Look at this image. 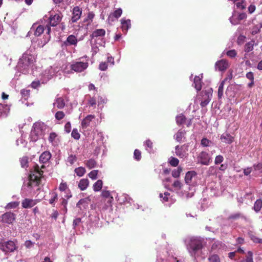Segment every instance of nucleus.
Segmentation results:
<instances>
[{"instance_id":"1","label":"nucleus","mask_w":262,"mask_h":262,"mask_svg":"<svg viewBox=\"0 0 262 262\" xmlns=\"http://www.w3.org/2000/svg\"><path fill=\"white\" fill-rule=\"evenodd\" d=\"M204 243V239L201 238H191L187 244V249L191 255L194 257L200 256Z\"/></svg>"},{"instance_id":"2","label":"nucleus","mask_w":262,"mask_h":262,"mask_svg":"<svg viewBox=\"0 0 262 262\" xmlns=\"http://www.w3.org/2000/svg\"><path fill=\"white\" fill-rule=\"evenodd\" d=\"M46 128V125L43 123H35L30 134L31 140L33 142H35L39 138H41L43 135Z\"/></svg>"},{"instance_id":"3","label":"nucleus","mask_w":262,"mask_h":262,"mask_svg":"<svg viewBox=\"0 0 262 262\" xmlns=\"http://www.w3.org/2000/svg\"><path fill=\"white\" fill-rule=\"evenodd\" d=\"M100 196L101 200L100 206L102 210H106L108 208L112 207L114 198L109 191L103 190Z\"/></svg>"},{"instance_id":"4","label":"nucleus","mask_w":262,"mask_h":262,"mask_svg":"<svg viewBox=\"0 0 262 262\" xmlns=\"http://www.w3.org/2000/svg\"><path fill=\"white\" fill-rule=\"evenodd\" d=\"M33 61L34 58L32 55L24 54L19 59L18 62V67L20 69H26L33 63Z\"/></svg>"},{"instance_id":"5","label":"nucleus","mask_w":262,"mask_h":262,"mask_svg":"<svg viewBox=\"0 0 262 262\" xmlns=\"http://www.w3.org/2000/svg\"><path fill=\"white\" fill-rule=\"evenodd\" d=\"M247 15L245 12L241 11L233 10L231 18H230V23L233 25L239 24L241 20L247 18Z\"/></svg>"},{"instance_id":"6","label":"nucleus","mask_w":262,"mask_h":262,"mask_svg":"<svg viewBox=\"0 0 262 262\" xmlns=\"http://www.w3.org/2000/svg\"><path fill=\"white\" fill-rule=\"evenodd\" d=\"M15 243L12 241L3 242L0 243V249L5 254L13 252L17 249Z\"/></svg>"},{"instance_id":"7","label":"nucleus","mask_w":262,"mask_h":262,"mask_svg":"<svg viewBox=\"0 0 262 262\" xmlns=\"http://www.w3.org/2000/svg\"><path fill=\"white\" fill-rule=\"evenodd\" d=\"M89 63L83 61L73 62L71 65V69L75 72H82L88 68Z\"/></svg>"},{"instance_id":"8","label":"nucleus","mask_w":262,"mask_h":262,"mask_svg":"<svg viewBox=\"0 0 262 262\" xmlns=\"http://www.w3.org/2000/svg\"><path fill=\"white\" fill-rule=\"evenodd\" d=\"M39 202V200L26 198L22 201L21 206L23 208H30Z\"/></svg>"},{"instance_id":"9","label":"nucleus","mask_w":262,"mask_h":262,"mask_svg":"<svg viewBox=\"0 0 262 262\" xmlns=\"http://www.w3.org/2000/svg\"><path fill=\"white\" fill-rule=\"evenodd\" d=\"M2 221L7 224H12L15 220V214L8 212L4 213L2 216Z\"/></svg>"},{"instance_id":"10","label":"nucleus","mask_w":262,"mask_h":262,"mask_svg":"<svg viewBox=\"0 0 262 262\" xmlns=\"http://www.w3.org/2000/svg\"><path fill=\"white\" fill-rule=\"evenodd\" d=\"M233 4V10L242 11L246 8L245 0H234Z\"/></svg>"},{"instance_id":"11","label":"nucleus","mask_w":262,"mask_h":262,"mask_svg":"<svg viewBox=\"0 0 262 262\" xmlns=\"http://www.w3.org/2000/svg\"><path fill=\"white\" fill-rule=\"evenodd\" d=\"M210 158L209 155L205 151L201 152L198 157V161L203 165L209 164Z\"/></svg>"},{"instance_id":"12","label":"nucleus","mask_w":262,"mask_h":262,"mask_svg":"<svg viewBox=\"0 0 262 262\" xmlns=\"http://www.w3.org/2000/svg\"><path fill=\"white\" fill-rule=\"evenodd\" d=\"M82 10L78 7L73 8L71 21L72 23L76 22L81 17Z\"/></svg>"},{"instance_id":"13","label":"nucleus","mask_w":262,"mask_h":262,"mask_svg":"<svg viewBox=\"0 0 262 262\" xmlns=\"http://www.w3.org/2000/svg\"><path fill=\"white\" fill-rule=\"evenodd\" d=\"M62 16L60 14L51 15L50 17V24L51 26L55 27L61 21Z\"/></svg>"},{"instance_id":"14","label":"nucleus","mask_w":262,"mask_h":262,"mask_svg":"<svg viewBox=\"0 0 262 262\" xmlns=\"http://www.w3.org/2000/svg\"><path fill=\"white\" fill-rule=\"evenodd\" d=\"M45 166L43 165H41L40 168L37 165L35 167V170L36 173V176L35 179L33 180H39V179L45 178V177L43 176V171L42 170V169L45 168ZM29 180H33L31 178Z\"/></svg>"},{"instance_id":"15","label":"nucleus","mask_w":262,"mask_h":262,"mask_svg":"<svg viewBox=\"0 0 262 262\" xmlns=\"http://www.w3.org/2000/svg\"><path fill=\"white\" fill-rule=\"evenodd\" d=\"M95 118V116L94 115H88L85 118H84L81 122V126L82 128H86L88 126H89L91 121Z\"/></svg>"},{"instance_id":"16","label":"nucleus","mask_w":262,"mask_h":262,"mask_svg":"<svg viewBox=\"0 0 262 262\" xmlns=\"http://www.w3.org/2000/svg\"><path fill=\"white\" fill-rule=\"evenodd\" d=\"M51 158V154L49 151H46L41 154L39 157V161L40 163L45 164L48 162Z\"/></svg>"},{"instance_id":"17","label":"nucleus","mask_w":262,"mask_h":262,"mask_svg":"<svg viewBox=\"0 0 262 262\" xmlns=\"http://www.w3.org/2000/svg\"><path fill=\"white\" fill-rule=\"evenodd\" d=\"M228 66V62L224 60H221L216 62L215 69L219 71H223L225 70Z\"/></svg>"},{"instance_id":"18","label":"nucleus","mask_w":262,"mask_h":262,"mask_svg":"<svg viewBox=\"0 0 262 262\" xmlns=\"http://www.w3.org/2000/svg\"><path fill=\"white\" fill-rule=\"evenodd\" d=\"M91 202V199L89 197L85 198L84 199H81L77 203V207L80 210L82 209V207L86 208Z\"/></svg>"},{"instance_id":"19","label":"nucleus","mask_w":262,"mask_h":262,"mask_svg":"<svg viewBox=\"0 0 262 262\" xmlns=\"http://www.w3.org/2000/svg\"><path fill=\"white\" fill-rule=\"evenodd\" d=\"M122 10L121 8H118L117 10H116L112 14L110 15L108 18V21H113L114 19L113 18H115L116 19H118L122 14Z\"/></svg>"},{"instance_id":"20","label":"nucleus","mask_w":262,"mask_h":262,"mask_svg":"<svg viewBox=\"0 0 262 262\" xmlns=\"http://www.w3.org/2000/svg\"><path fill=\"white\" fill-rule=\"evenodd\" d=\"M77 43V39L76 37L73 35H69L67 38L66 41L64 42V43L66 45H76Z\"/></svg>"},{"instance_id":"21","label":"nucleus","mask_w":262,"mask_h":262,"mask_svg":"<svg viewBox=\"0 0 262 262\" xmlns=\"http://www.w3.org/2000/svg\"><path fill=\"white\" fill-rule=\"evenodd\" d=\"M183 146L180 147L179 145H177L175 147L176 154L180 158H184L186 155V152L183 149Z\"/></svg>"},{"instance_id":"22","label":"nucleus","mask_w":262,"mask_h":262,"mask_svg":"<svg viewBox=\"0 0 262 262\" xmlns=\"http://www.w3.org/2000/svg\"><path fill=\"white\" fill-rule=\"evenodd\" d=\"M253 168V176L259 174L262 172V164L258 163L254 165Z\"/></svg>"},{"instance_id":"23","label":"nucleus","mask_w":262,"mask_h":262,"mask_svg":"<svg viewBox=\"0 0 262 262\" xmlns=\"http://www.w3.org/2000/svg\"><path fill=\"white\" fill-rule=\"evenodd\" d=\"M239 219L246 220V217L240 212L234 213L230 215V220L232 221H236Z\"/></svg>"},{"instance_id":"24","label":"nucleus","mask_w":262,"mask_h":262,"mask_svg":"<svg viewBox=\"0 0 262 262\" xmlns=\"http://www.w3.org/2000/svg\"><path fill=\"white\" fill-rule=\"evenodd\" d=\"M254 42L255 41L254 40L247 42L244 46V51L247 53L252 51L254 49Z\"/></svg>"},{"instance_id":"25","label":"nucleus","mask_w":262,"mask_h":262,"mask_svg":"<svg viewBox=\"0 0 262 262\" xmlns=\"http://www.w3.org/2000/svg\"><path fill=\"white\" fill-rule=\"evenodd\" d=\"M204 93L205 96L204 100L200 104L202 107H205L209 103L210 100V96H211V94L208 92L205 91Z\"/></svg>"},{"instance_id":"26","label":"nucleus","mask_w":262,"mask_h":262,"mask_svg":"<svg viewBox=\"0 0 262 262\" xmlns=\"http://www.w3.org/2000/svg\"><path fill=\"white\" fill-rule=\"evenodd\" d=\"M54 105H56L58 108L61 109L65 106V103L63 98L59 97L56 99V102L53 103Z\"/></svg>"},{"instance_id":"27","label":"nucleus","mask_w":262,"mask_h":262,"mask_svg":"<svg viewBox=\"0 0 262 262\" xmlns=\"http://www.w3.org/2000/svg\"><path fill=\"white\" fill-rule=\"evenodd\" d=\"M122 29L123 31L127 32L129 28L130 27V20H121Z\"/></svg>"},{"instance_id":"28","label":"nucleus","mask_w":262,"mask_h":262,"mask_svg":"<svg viewBox=\"0 0 262 262\" xmlns=\"http://www.w3.org/2000/svg\"><path fill=\"white\" fill-rule=\"evenodd\" d=\"M40 181H28L27 183V186L30 189H34L35 187L37 188V190L39 189L38 188L40 185Z\"/></svg>"},{"instance_id":"29","label":"nucleus","mask_w":262,"mask_h":262,"mask_svg":"<svg viewBox=\"0 0 262 262\" xmlns=\"http://www.w3.org/2000/svg\"><path fill=\"white\" fill-rule=\"evenodd\" d=\"M105 34V31L104 29H97L93 32L92 36V37H98L99 36H103Z\"/></svg>"},{"instance_id":"30","label":"nucleus","mask_w":262,"mask_h":262,"mask_svg":"<svg viewBox=\"0 0 262 262\" xmlns=\"http://www.w3.org/2000/svg\"><path fill=\"white\" fill-rule=\"evenodd\" d=\"M196 179V173L194 171H188L186 173L185 180H192Z\"/></svg>"},{"instance_id":"31","label":"nucleus","mask_w":262,"mask_h":262,"mask_svg":"<svg viewBox=\"0 0 262 262\" xmlns=\"http://www.w3.org/2000/svg\"><path fill=\"white\" fill-rule=\"evenodd\" d=\"M261 208H262V200L261 199L257 200L254 205V207H253L254 210L256 212H257L260 210Z\"/></svg>"},{"instance_id":"32","label":"nucleus","mask_w":262,"mask_h":262,"mask_svg":"<svg viewBox=\"0 0 262 262\" xmlns=\"http://www.w3.org/2000/svg\"><path fill=\"white\" fill-rule=\"evenodd\" d=\"M51 198L49 199V203L51 205H54V203L57 201L58 195L55 192H52L50 193Z\"/></svg>"},{"instance_id":"33","label":"nucleus","mask_w":262,"mask_h":262,"mask_svg":"<svg viewBox=\"0 0 262 262\" xmlns=\"http://www.w3.org/2000/svg\"><path fill=\"white\" fill-rule=\"evenodd\" d=\"M194 87L198 91L201 89V79L199 77L195 76L194 78Z\"/></svg>"},{"instance_id":"34","label":"nucleus","mask_w":262,"mask_h":262,"mask_svg":"<svg viewBox=\"0 0 262 262\" xmlns=\"http://www.w3.org/2000/svg\"><path fill=\"white\" fill-rule=\"evenodd\" d=\"M185 132L184 131L179 130L175 135V139L178 142H181L182 138L184 137Z\"/></svg>"},{"instance_id":"35","label":"nucleus","mask_w":262,"mask_h":262,"mask_svg":"<svg viewBox=\"0 0 262 262\" xmlns=\"http://www.w3.org/2000/svg\"><path fill=\"white\" fill-rule=\"evenodd\" d=\"M208 262H221L220 258L217 254H212L208 258Z\"/></svg>"},{"instance_id":"36","label":"nucleus","mask_w":262,"mask_h":262,"mask_svg":"<svg viewBox=\"0 0 262 262\" xmlns=\"http://www.w3.org/2000/svg\"><path fill=\"white\" fill-rule=\"evenodd\" d=\"M228 81L227 78L225 79L224 81H223L220 84L219 89H218V97L219 98H221L223 96V88L224 83Z\"/></svg>"},{"instance_id":"37","label":"nucleus","mask_w":262,"mask_h":262,"mask_svg":"<svg viewBox=\"0 0 262 262\" xmlns=\"http://www.w3.org/2000/svg\"><path fill=\"white\" fill-rule=\"evenodd\" d=\"M102 181H96L93 185V189L95 191H100L102 187Z\"/></svg>"},{"instance_id":"38","label":"nucleus","mask_w":262,"mask_h":262,"mask_svg":"<svg viewBox=\"0 0 262 262\" xmlns=\"http://www.w3.org/2000/svg\"><path fill=\"white\" fill-rule=\"evenodd\" d=\"M85 163L86 166L90 169L94 168L96 165V162L93 159H90L89 160L85 161Z\"/></svg>"},{"instance_id":"39","label":"nucleus","mask_w":262,"mask_h":262,"mask_svg":"<svg viewBox=\"0 0 262 262\" xmlns=\"http://www.w3.org/2000/svg\"><path fill=\"white\" fill-rule=\"evenodd\" d=\"M43 27L41 25H39L35 29L34 31V35L36 36H39L43 32Z\"/></svg>"},{"instance_id":"40","label":"nucleus","mask_w":262,"mask_h":262,"mask_svg":"<svg viewBox=\"0 0 262 262\" xmlns=\"http://www.w3.org/2000/svg\"><path fill=\"white\" fill-rule=\"evenodd\" d=\"M75 172L79 177H82L85 173V169L82 167H79L75 169Z\"/></svg>"},{"instance_id":"41","label":"nucleus","mask_w":262,"mask_h":262,"mask_svg":"<svg viewBox=\"0 0 262 262\" xmlns=\"http://www.w3.org/2000/svg\"><path fill=\"white\" fill-rule=\"evenodd\" d=\"M57 135L55 133H51L50 134L49 137V141L50 143L52 144V145H55L56 142V139L57 138Z\"/></svg>"},{"instance_id":"42","label":"nucleus","mask_w":262,"mask_h":262,"mask_svg":"<svg viewBox=\"0 0 262 262\" xmlns=\"http://www.w3.org/2000/svg\"><path fill=\"white\" fill-rule=\"evenodd\" d=\"M89 185V181H79L78 187L81 190H85Z\"/></svg>"},{"instance_id":"43","label":"nucleus","mask_w":262,"mask_h":262,"mask_svg":"<svg viewBox=\"0 0 262 262\" xmlns=\"http://www.w3.org/2000/svg\"><path fill=\"white\" fill-rule=\"evenodd\" d=\"M21 166L23 168H25L28 167V158L27 157H23L20 159V160Z\"/></svg>"},{"instance_id":"44","label":"nucleus","mask_w":262,"mask_h":262,"mask_svg":"<svg viewBox=\"0 0 262 262\" xmlns=\"http://www.w3.org/2000/svg\"><path fill=\"white\" fill-rule=\"evenodd\" d=\"M186 118L183 115H180L177 116L176 121L179 124H182L185 121Z\"/></svg>"},{"instance_id":"45","label":"nucleus","mask_w":262,"mask_h":262,"mask_svg":"<svg viewBox=\"0 0 262 262\" xmlns=\"http://www.w3.org/2000/svg\"><path fill=\"white\" fill-rule=\"evenodd\" d=\"M169 162L171 166L175 167L178 165L179 161L177 158L171 157L169 159Z\"/></svg>"},{"instance_id":"46","label":"nucleus","mask_w":262,"mask_h":262,"mask_svg":"<svg viewBox=\"0 0 262 262\" xmlns=\"http://www.w3.org/2000/svg\"><path fill=\"white\" fill-rule=\"evenodd\" d=\"M246 39V36L242 35V34L239 35L238 36L237 39V44L239 45H243L245 42Z\"/></svg>"},{"instance_id":"47","label":"nucleus","mask_w":262,"mask_h":262,"mask_svg":"<svg viewBox=\"0 0 262 262\" xmlns=\"http://www.w3.org/2000/svg\"><path fill=\"white\" fill-rule=\"evenodd\" d=\"M19 205V202H12L6 205V208L7 209H12L15 208Z\"/></svg>"},{"instance_id":"48","label":"nucleus","mask_w":262,"mask_h":262,"mask_svg":"<svg viewBox=\"0 0 262 262\" xmlns=\"http://www.w3.org/2000/svg\"><path fill=\"white\" fill-rule=\"evenodd\" d=\"M236 253L244 254V251L242 248H238L236 251L230 252V259H232L233 257H234Z\"/></svg>"},{"instance_id":"49","label":"nucleus","mask_w":262,"mask_h":262,"mask_svg":"<svg viewBox=\"0 0 262 262\" xmlns=\"http://www.w3.org/2000/svg\"><path fill=\"white\" fill-rule=\"evenodd\" d=\"M211 143V142L206 138H203L201 140V145L203 146H209Z\"/></svg>"},{"instance_id":"50","label":"nucleus","mask_w":262,"mask_h":262,"mask_svg":"<svg viewBox=\"0 0 262 262\" xmlns=\"http://www.w3.org/2000/svg\"><path fill=\"white\" fill-rule=\"evenodd\" d=\"M246 262H253V253L249 251L247 253L246 258Z\"/></svg>"},{"instance_id":"51","label":"nucleus","mask_w":262,"mask_h":262,"mask_svg":"<svg viewBox=\"0 0 262 262\" xmlns=\"http://www.w3.org/2000/svg\"><path fill=\"white\" fill-rule=\"evenodd\" d=\"M64 113L62 111H58L55 114V118L56 119L60 120L63 119L64 117Z\"/></svg>"},{"instance_id":"52","label":"nucleus","mask_w":262,"mask_h":262,"mask_svg":"<svg viewBox=\"0 0 262 262\" xmlns=\"http://www.w3.org/2000/svg\"><path fill=\"white\" fill-rule=\"evenodd\" d=\"M98 172V170H93L89 173V177L92 179H97Z\"/></svg>"},{"instance_id":"53","label":"nucleus","mask_w":262,"mask_h":262,"mask_svg":"<svg viewBox=\"0 0 262 262\" xmlns=\"http://www.w3.org/2000/svg\"><path fill=\"white\" fill-rule=\"evenodd\" d=\"M170 195L169 193L165 192L163 194L160 193V197L162 199L163 201L165 202L168 201V196Z\"/></svg>"},{"instance_id":"54","label":"nucleus","mask_w":262,"mask_h":262,"mask_svg":"<svg viewBox=\"0 0 262 262\" xmlns=\"http://www.w3.org/2000/svg\"><path fill=\"white\" fill-rule=\"evenodd\" d=\"M72 137L75 139L78 140L80 138V134L77 129H74L71 134Z\"/></svg>"},{"instance_id":"55","label":"nucleus","mask_w":262,"mask_h":262,"mask_svg":"<svg viewBox=\"0 0 262 262\" xmlns=\"http://www.w3.org/2000/svg\"><path fill=\"white\" fill-rule=\"evenodd\" d=\"M182 171V169L181 168H178L177 169L174 170L172 172V175L173 178H177L179 177L181 171Z\"/></svg>"},{"instance_id":"56","label":"nucleus","mask_w":262,"mask_h":262,"mask_svg":"<svg viewBox=\"0 0 262 262\" xmlns=\"http://www.w3.org/2000/svg\"><path fill=\"white\" fill-rule=\"evenodd\" d=\"M244 173L245 176H249L251 173H252V175H253V168L252 167H247L244 169Z\"/></svg>"},{"instance_id":"57","label":"nucleus","mask_w":262,"mask_h":262,"mask_svg":"<svg viewBox=\"0 0 262 262\" xmlns=\"http://www.w3.org/2000/svg\"><path fill=\"white\" fill-rule=\"evenodd\" d=\"M259 32H260V28H259V27L256 25V26H254L252 28L251 33L252 35H254L257 34L258 33H259Z\"/></svg>"},{"instance_id":"58","label":"nucleus","mask_w":262,"mask_h":262,"mask_svg":"<svg viewBox=\"0 0 262 262\" xmlns=\"http://www.w3.org/2000/svg\"><path fill=\"white\" fill-rule=\"evenodd\" d=\"M134 158L137 160H139L141 159V152L138 149H135L134 153Z\"/></svg>"},{"instance_id":"59","label":"nucleus","mask_w":262,"mask_h":262,"mask_svg":"<svg viewBox=\"0 0 262 262\" xmlns=\"http://www.w3.org/2000/svg\"><path fill=\"white\" fill-rule=\"evenodd\" d=\"M77 160V158L75 156L70 155L68 158V162L71 164H73Z\"/></svg>"},{"instance_id":"60","label":"nucleus","mask_w":262,"mask_h":262,"mask_svg":"<svg viewBox=\"0 0 262 262\" xmlns=\"http://www.w3.org/2000/svg\"><path fill=\"white\" fill-rule=\"evenodd\" d=\"M229 135L228 133L224 134L221 136V139L224 142H227L228 141Z\"/></svg>"},{"instance_id":"61","label":"nucleus","mask_w":262,"mask_h":262,"mask_svg":"<svg viewBox=\"0 0 262 262\" xmlns=\"http://www.w3.org/2000/svg\"><path fill=\"white\" fill-rule=\"evenodd\" d=\"M172 186L176 188V189H180L182 186L180 181H174L172 184Z\"/></svg>"},{"instance_id":"62","label":"nucleus","mask_w":262,"mask_h":262,"mask_svg":"<svg viewBox=\"0 0 262 262\" xmlns=\"http://www.w3.org/2000/svg\"><path fill=\"white\" fill-rule=\"evenodd\" d=\"M107 68V65L106 62H101L100 63L99 68L101 71H105Z\"/></svg>"},{"instance_id":"63","label":"nucleus","mask_w":262,"mask_h":262,"mask_svg":"<svg viewBox=\"0 0 262 262\" xmlns=\"http://www.w3.org/2000/svg\"><path fill=\"white\" fill-rule=\"evenodd\" d=\"M30 93V90H23L21 91L22 95L24 97L25 99H27Z\"/></svg>"},{"instance_id":"64","label":"nucleus","mask_w":262,"mask_h":262,"mask_svg":"<svg viewBox=\"0 0 262 262\" xmlns=\"http://www.w3.org/2000/svg\"><path fill=\"white\" fill-rule=\"evenodd\" d=\"M223 160V157L222 156H217L215 159V163L216 164L221 163Z\"/></svg>"}]
</instances>
